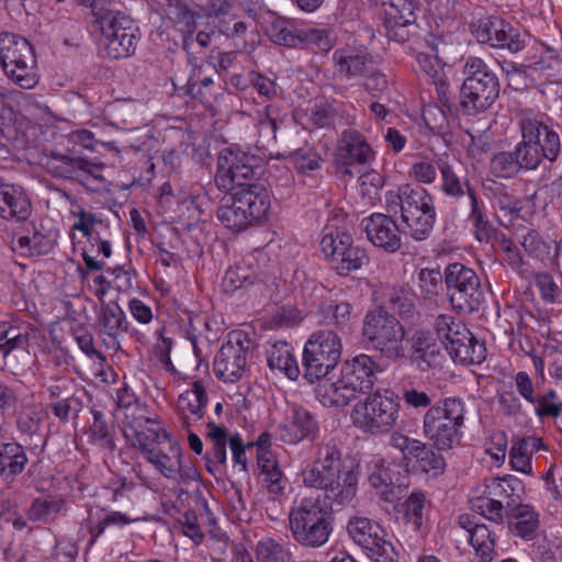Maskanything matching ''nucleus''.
Returning <instances> with one entry per match:
<instances>
[{
	"instance_id": "12",
	"label": "nucleus",
	"mask_w": 562,
	"mask_h": 562,
	"mask_svg": "<svg viewBox=\"0 0 562 562\" xmlns=\"http://www.w3.org/2000/svg\"><path fill=\"white\" fill-rule=\"evenodd\" d=\"M400 397L394 392L369 393L363 402L355 405L351 419L364 432L380 435L389 432L396 424L400 413Z\"/></svg>"
},
{
	"instance_id": "63",
	"label": "nucleus",
	"mask_w": 562,
	"mask_h": 562,
	"mask_svg": "<svg viewBox=\"0 0 562 562\" xmlns=\"http://www.w3.org/2000/svg\"><path fill=\"white\" fill-rule=\"evenodd\" d=\"M290 158L301 173L318 170L323 162L321 155L311 147L297 148L290 154Z\"/></svg>"
},
{
	"instance_id": "60",
	"label": "nucleus",
	"mask_w": 562,
	"mask_h": 562,
	"mask_svg": "<svg viewBox=\"0 0 562 562\" xmlns=\"http://www.w3.org/2000/svg\"><path fill=\"white\" fill-rule=\"evenodd\" d=\"M48 407L60 423L66 424L71 419L76 420L78 418L79 413L83 408V403L79 396L71 395L58 400V402H50Z\"/></svg>"
},
{
	"instance_id": "45",
	"label": "nucleus",
	"mask_w": 562,
	"mask_h": 562,
	"mask_svg": "<svg viewBox=\"0 0 562 562\" xmlns=\"http://www.w3.org/2000/svg\"><path fill=\"white\" fill-rule=\"evenodd\" d=\"M313 461L341 475L346 472L341 443L335 438L325 439L314 446Z\"/></svg>"
},
{
	"instance_id": "55",
	"label": "nucleus",
	"mask_w": 562,
	"mask_h": 562,
	"mask_svg": "<svg viewBox=\"0 0 562 562\" xmlns=\"http://www.w3.org/2000/svg\"><path fill=\"white\" fill-rule=\"evenodd\" d=\"M257 276L248 266L235 265L229 267L223 277L222 288L225 293L233 294L237 290L255 284Z\"/></svg>"
},
{
	"instance_id": "40",
	"label": "nucleus",
	"mask_w": 562,
	"mask_h": 562,
	"mask_svg": "<svg viewBox=\"0 0 562 562\" xmlns=\"http://www.w3.org/2000/svg\"><path fill=\"white\" fill-rule=\"evenodd\" d=\"M55 239L50 233L33 225L32 232L20 236L14 243L13 249L24 257H40L52 251Z\"/></svg>"
},
{
	"instance_id": "50",
	"label": "nucleus",
	"mask_w": 562,
	"mask_h": 562,
	"mask_svg": "<svg viewBox=\"0 0 562 562\" xmlns=\"http://www.w3.org/2000/svg\"><path fill=\"white\" fill-rule=\"evenodd\" d=\"M124 419L126 424L124 436L126 439H130L131 436H135V434L142 437L144 426L154 423V416L148 406L140 402L124 409Z\"/></svg>"
},
{
	"instance_id": "11",
	"label": "nucleus",
	"mask_w": 562,
	"mask_h": 562,
	"mask_svg": "<svg viewBox=\"0 0 562 562\" xmlns=\"http://www.w3.org/2000/svg\"><path fill=\"white\" fill-rule=\"evenodd\" d=\"M257 159L235 146L223 148L217 155L215 184L222 192H235L252 187H262L256 183L260 173Z\"/></svg>"
},
{
	"instance_id": "48",
	"label": "nucleus",
	"mask_w": 562,
	"mask_h": 562,
	"mask_svg": "<svg viewBox=\"0 0 562 562\" xmlns=\"http://www.w3.org/2000/svg\"><path fill=\"white\" fill-rule=\"evenodd\" d=\"M470 544L474 550L477 562H492L495 554V533L486 526L481 524L469 536Z\"/></svg>"
},
{
	"instance_id": "29",
	"label": "nucleus",
	"mask_w": 562,
	"mask_h": 562,
	"mask_svg": "<svg viewBox=\"0 0 562 562\" xmlns=\"http://www.w3.org/2000/svg\"><path fill=\"white\" fill-rule=\"evenodd\" d=\"M408 344L409 362L422 372L431 369L434 361L440 355V346L434 335L430 331L417 329L409 337Z\"/></svg>"
},
{
	"instance_id": "15",
	"label": "nucleus",
	"mask_w": 562,
	"mask_h": 562,
	"mask_svg": "<svg viewBox=\"0 0 562 562\" xmlns=\"http://www.w3.org/2000/svg\"><path fill=\"white\" fill-rule=\"evenodd\" d=\"M302 482L307 488L322 491L325 502L342 506L349 504L357 494L358 473L350 469L341 475L312 461L302 471Z\"/></svg>"
},
{
	"instance_id": "49",
	"label": "nucleus",
	"mask_w": 562,
	"mask_h": 562,
	"mask_svg": "<svg viewBox=\"0 0 562 562\" xmlns=\"http://www.w3.org/2000/svg\"><path fill=\"white\" fill-rule=\"evenodd\" d=\"M530 69L535 70L536 80L540 83L555 82L561 70V60L555 50L548 49L546 54L528 61Z\"/></svg>"
},
{
	"instance_id": "34",
	"label": "nucleus",
	"mask_w": 562,
	"mask_h": 562,
	"mask_svg": "<svg viewBox=\"0 0 562 562\" xmlns=\"http://www.w3.org/2000/svg\"><path fill=\"white\" fill-rule=\"evenodd\" d=\"M439 171L441 176L440 191L447 198L459 201L464 196L470 198L476 193L475 188L461 168H457L446 160V162L439 164Z\"/></svg>"
},
{
	"instance_id": "2",
	"label": "nucleus",
	"mask_w": 562,
	"mask_h": 562,
	"mask_svg": "<svg viewBox=\"0 0 562 562\" xmlns=\"http://www.w3.org/2000/svg\"><path fill=\"white\" fill-rule=\"evenodd\" d=\"M385 207L395 214L400 207L402 223L414 240L423 241L430 237L437 213L434 196L425 188L406 183L396 191H387Z\"/></svg>"
},
{
	"instance_id": "9",
	"label": "nucleus",
	"mask_w": 562,
	"mask_h": 562,
	"mask_svg": "<svg viewBox=\"0 0 562 562\" xmlns=\"http://www.w3.org/2000/svg\"><path fill=\"white\" fill-rule=\"evenodd\" d=\"M0 65L7 77L23 89H32L38 82L34 48L21 35L0 33Z\"/></svg>"
},
{
	"instance_id": "3",
	"label": "nucleus",
	"mask_w": 562,
	"mask_h": 562,
	"mask_svg": "<svg viewBox=\"0 0 562 562\" xmlns=\"http://www.w3.org/2000/svg\"><path fill=\"white\" fill-rule=\"evenodd\" d=\"M331 503L321 495L304 496L289 513V528L293 540L305 548L324 546L333 531Z\"/></svg>"
},
{
	"instance_id": "19",
	"label": "nucleus",
	"mask_w": 562,
	"mask_h": 562,
	"mask_svg": "<svg viewBox=\"0 0 562 562\" xmlns=\"http://www.w3.org/2000/svg\"><path fill=\"white\" fill-rule=\"evenodd\" d=\"M252 340L244 331L229 333L213 361L216 378L225 383L239 381L248 371Z\"/></svg>"
},
{
	"instance_id": "31",
	"label": "nucleus",
	"mask_w": 562,
	"mask_h": 562,
	"mask_svg": "<svg viewBox=\"0 0 562 562\" xmlns=\"http://www.w3.org/2000/svg\"><path fill=\"white\" fill-rule=\"evenodd\" d=\"M333 61L337 74L347 80L363 77L373 64L372 57L368 53L351 47L336 49L333 54Z\"/></svg>"
},
{
	"instance_id": "52",
	"label": "nucleus",
	"mask_w": 562,
	"mask_h": 562,
	"mask_svg": "<svg viewBox=\"0 0 562 562\" xmlns=\"http://www.w3.org/2000/svg\"><path fill=\"white\" fill-rule=\"evenodd\" d=\"M471 509L496 524H503L506 518V507L502 501L492 497L485 490L482 495L471 499Z\"/></svg>"
},
{
	"instance_id": "37",
	"label": "nucleus",
	"mask_w": 562,
	"mask_h": 562,
	"mask_svg": "<svg viewBox=\"0 0 562 562\" xmlns=\"http://www.w3.org/2000/svg\"><path fill=\"white\" fill-rule=\"evenodd\" d=\"M368 480L372 487L380 490V494L385 502L394 499V486L400 485V472L396 465L386 464L383 460L373 461Z\"/></svg>"
},
{
	"instance_id": "39",
	"label": "nucleus",
	"mask_w": 562,
	"mask_h": 562,
	"mask_svg": "<svg viewBox=\"0 0 562 562\" xmlns=\"http://www.w3.org/2000/svg\"><path fill=\"white\" fill-rule=\"evenodd\" d=\"M535 126L532 123L525 126L521 142L514 149L521 170H535L546 159V156L541 155L540 148L536 147L535 142L539 140V130H536Z\"/></svg>"
},
{
	"instance_id": "28",
	"label": "nucleus",
	"mask_w": 562,
	"mask_h": 562,
	"mask_svg": "<svg viewBox=\"0 0 562 562\" xmlns=\"http://www.w3.org/2000/svg\"><path fill=\"white\" fill-rule=\"evenodd\" d=\"M206 429L205 437L212 443V448L204 456L205 468L210 474L217 477L226 468V447L231 437L226 427L220 426L213 420L206 423Z\"/></svg>"
},
{
	"instance_id": "21",
	"label": "nucleus",
	"mask_w": 562,
	"mask_h": 562,
	"mask_svg": "<svg viewBox=\"0 0 562 562\" xmlns=\"http://www.w3.org/2000/svg\"><path fill=\"white\" fill-rule=\"evenodd\" d=\"M165 442L158 448H148L138 440V451L143 453L149 463L166 479L181 481L186 477H193L195 471L186 467L182 462V451L179 443L169 432L162 434Z\"/></svg>"
},
{
	"instance_id": "26",
	"label": "nucleus",
	"mask_w": 562,
	"mask_h": 562,
	"mask_svg": "<svg viewBox=\"0 0 562 562\" xmlns=\"http://www.w3.org/2000/svg\"><path fill=\"white\" fill-rule=\"evenodd\" d=\"M319 431L315 416L302 406H293L291 414L278 427L281 441L296 445L301 441H314Z\"/></svg>"
},
{
	"instance_id": "44",
	"label": "nucleus",
	"mask_w": 562,
	"mask_h": 562,
	"mask_svg": "<svg viewBox=\"0 0 562 562\" xmlns=\"http://www.w3.org/2000/svg\"><path fill=\"white\" fill-rule=\"evenodd\" d=\"M201 68L195 69L182 88L183 94L204 110H211L215 101L214 81L211 77H201Z\"/></svg>"
},
{
	"instance_id": "62",
	"label": "nucleus",
	"mask_w": 562,
	"mask_h": 562,
	"mask_svg": "<svg viewBox=\"0 0 562 562\" xmlns=\"http://www.w3.org/2000/svg\"><path fill=\"white\" fill-rule=\"evenodd\" d=\"M258 479L261 486L268 494L274 497L285 495V491L289 486V480L280 467L258 474Z\"/></svg>"
},
{
	"instance_id": "51",
	"label": "nucleus",
	"mask_w": 562,
	"mask_h": 562,
	"mask_svg": "<svg viewBox=\"0 0 562 562\" xmlns=\"http://www.w3.org/2000/svg\"><path fill=\"white\" fill-rule=\"evenodd\" d=\"M91 414L93 417V422L89 427V436L97 442L109 450L114 451L116 448L114 440V430L112 425H110L106 416L103 412L98 409H91Z\"/></svg>"
},
{
	"instance_id": "17",
	"label": "nucleus",
	"mask_w": 562,
	"mask_h": 562,
	"mask_svg": "<svg viewBox=\"0 0 562 562\" xmlns=\"http://www.w3.org/2000/svg\"><path fill=\"white\" fill-rule=\"evenodd\" d=\"M389 445L398 450L402 461L406 467L412 468L414 473L427 474L430 477H438L443 474L447 463L441 450L418 439L394 431L391 434Z\"/></svg>"
},
{
	"instance_id": "42",
	"label": "nucleus",
	"mask_w": 562,
	"mask_h": 562,
	"mask_svg": "<svg viewBox=\"0 0 562 562\" xmlns=\"http://www.w3.org/2000/svg\"><path fill=\"white\" fill-rule=\"evenodd\" d=\"M541 449H546V445L539 437L517 438L509 450V462L513 469L522 473H531V457Z\"/></svg>"
},
{
	"instance_id": "61",
	"label": "nucleus",
	"mask_w": 562,
	"mask_h": 562,
	"mask_svg": "<svg viewBox=\"0 0 562 562\" xmlns=\"http://www.w3.org/2000/svg\"><path fill=\"white\" fill-rule=\"evenodd\" d=\"M426 503V495L422 491H414L402 504V512L406 522L413 525L415 530L423 526V510Z\"/></svg>"
},
{
	"instance_id": "32",
	"label": "nucleus",
	"mask_w": 562,
	"mask_h": 562,
	"mask_svg": "<svg viewBox=\"0 0 562 562\" xmlns=\"http://www.w3.org/2000/svg\"><path fill=\"white\" fill-rule=\"evenodd\" d=\"M207 394L201 381L192 383V387L182 393L178 398V409L181 414L182 426L190 428L193 422L201 420L207 405Z\"/></svg>"
},
{
	"instance_id": "33",
	"label": "nucleus",
	"mask_w": 562,
	"mask_h": 562,
	"mask_svg": "<svg viewBox=\"0 0 562 562\" xmlns=\"http://www.w3.org/2000/svg\"><path fill=\"white\" fill-rule=\"evenodd\" d=\"M508 528L514 536L524 540H532L537 536L539 528V514L533 506L519 503L516 506H509L506 510Z\"/></svg>"
},
{
	"instance_id": "64",
	"label": "nucleus",
	"mask_w": 562,
	"mask_h": 562,
	"mask_svg": "<svg viewBox=\"0 0 562 562\" xmlns=\"http://www.w3.org/2000/svg\"><path fill=\"white\" fill-rule=\"evenodd\" d=\"M66 510L64 499L36 498L29 510V518L33 521H43L53 514Z\"/></svg>"
},
{
	"instance_id": "5",
	"label": "nucleus",
	"mask_w": 562,
	"mask_h": 562,
	"mask_svg": "<svg viewBox=\"0 0 562 562\" xmlns=\"http://www.w3.org/2000/svg\"><path fill=\"white\" fill-rule=\"evenodd\" d=\"M465 403L450 396L436 402L423 417L424 437L437 450H451L463 437Z\"/></svg>"
},
{
	"instance_id": "43",
	"label": "nucleus",
	"mask_w": 562,
	"mask_h": 562,
	"mask_svg": "<svg viewBox=\"0 0 562 562\" xmlns=\"http://www.w3.org/2000/svg\"><path fill=\"white\" fill-rule=\"evenodd\" d=\"M528 123H532L536 130H539V140H536V147L540 148L541 155L550 162L557 160L561 151V139L559 134L549 125L536 117H525L520 121L519 127L521 136H524V128Z\"/></svg>"
},
{
	"instance_id": "6",
	"label": "nucleus",
	"mask_w": 562,
	"mask_h": 562,
	"mask_svg": "<svg viewBox=\"0 0 562 562\" xmlns=\"http://www.w3.org/2000/svg\"><path fill=\"white\" fill-rule=\"evenodd\" d=\"M41 165L52 178L80 184L92 192L105 182L103 166L85 157L78 148L47 150Z\"/></svg>"
},
{
	"instance_id": "47",
	"label": "nucleus",
	"mask_w": 562,
	"mask_h": 562,
	"mask_svg": "<svg viewBox=\"0 0 562 562\" xmlns=\"http://www.w3.org/2000/svg\"><path fill=\"white\" fill-rule=\"evenodd\" d=\"M469 200L470 213L468 220L474 228L475 238L480 243H488L492 239L495 229L486 217L484 203L480 199L477 192L472 194Z\"/></svg>"
},
{
	"instance_id": "27",
	"label": "nucleus",
	"mask_w": 562,
	"mask_h": 562,
	"mask_svg": "<svg viewBox=\"0 0 562 562\" xmlns=\"http://www.w3.org/2000/svg\"><path fill=\"white\" fill-rule=\"evenodd\" d=\"M460 331L454 333L450 341H446V350L454 362L461 364H481L486 358L484 342L465 327H459Z\"/></svg>"
},
{
	"instance_id": "20",
	"label": "nucleus",
	"mask_w": 562,
	"mask_h": 562,
	"mask_svg": "<svg viewBox=\"0 0 562 562\" xmlns=\"http://www.w3.org/2000/svg\"><path fill=\"white\" fill-rule=\"evenodd\" d=\"M384 9L383 29L390 41L405 44L419 37L420 27L417 23L416 0H389L382 1Z\"/></svg>"
},
{
	"instance_id": "13",
	"label": "nucleus",
	"mask_w": 562,
	"mask_h": 562,
	"mask_svg": "<svg viewBox=\"0 0 562 562\" xmlns=\"http://www.w3.org/2000/svg\"><path fill=\"white\" fill-rule=\"evenodd\" d=\"M443 276L452 308L464 314L477 312L484 301V291L476 271L462 262H451L446 266Z\"/></svg>"
},
{
	"instance_id": "57",
	"label": "nucleus",
	"mask_w": 562,
	"mask_h": 562,
	"mask_svg": "<svg viewBox=\"0 0 562 562\" xmlns=\"http://www.w3.org/2000/svg\"><path fill=\"white\" fill-rule=\"evenodd\" d=\"M503 70L508 85L515 90L528 89L531 85H541L536 80L535 70L530 69L528 63H507Z\"/></svg>"
},
{
	"instance_id": "7",
	"label": "nucleus",
	"mask_w": 562,
	"mask_h": 562,
	"mask_svg": "<svg viewBox=\"0 0 562 562\" xmlns=\"http://www.w3.org/2000/svg\"><path fill=\"white\" fill-rule=\"evenodd\" d=\"M270 207L268 193L263 187H252L229 192L216 211L218 222L232 232H244L263 218Z\"/></svg>"
},
{
	"instance_id": "46",
	"label": "nucleus",
	"mask_w": 562,
	"mask_h": 562,
	"mask_svg": "<svg viewBox=\"0 0 562 562\" xmlns=\"http://www.w3.org/2000/svg\"><path fill=\"white\" fill-rule=\"evenodd\" d=\"M486 190L490 192L488 196L494 207L498 209L504 216L508 217L509 223L519 217L521 211L519 200L509 192L504 184L494 182L492 186H488Z\"/></svg>"
},
{
	"instance_id": "56",
	"label": "nucleus",
	"mask_w": 562,
	"mask_h": 562,
	"mask_svg": "<svg viewBox=\"0 0 562 562\" xmlns=\"http://www.w3.org/2000/svg\"><path fill=\"white\" fill-rule=\"evenodd\" d=\"M531 404L533 405L536 416L541 420L557 419L562 416V401L553 389L536 395L535 403Z\"/></svg>"
},
{
	"instance_id": "38",
	"label": "nucleus",
	"mask_w": 562,
	"mask_h": 562,
	"mask_svg": "<svg viewBox=\"0 0 562 562\" xmlns=\"http://www.w3.org/2000/svg\"><path fill=\"white\" fill-rule=\"evenodd\" d=\"M484 487L485 493L492 497L501 499L502 503L506 502V510L509 509V506L518 505L520 503L518 501L525 492L524 482L514 475L486 480Z\"/></svg>"
},
{
	"instance_id": "10",
	"label": "nucleus",
	"mask_w": 562,
	"mask_h": 562,
	"mask_svg": "<svg viewBox=\"0 0 562 562\" xmlns=\"http://www.w3.org/2000/svg\"><path fill=\"white\" fill-rule=\"evenodd\" d=\"M93 12L106 57L117 60L133 56L140 38L134 20L121 11Z\"/></svg>"
},
{
	"instance_id": "36",
	"label": "nucleus",
	"mask_w": 562,
	"mask_h": 562,
	"mask_svg": "<svg viewBox=\"0 0 562 562\" xmlns=\"http://www.w3.org/2000/svg\"><path fill=\"white\" fill-rule=\"evenodd\" d=\"M265 33L277 45L300 47V29H296L289 18L270 12L265 21Z\"/></svg>"
},
{
	"instance_id": "58",
	"label": "nucleus",
	"mask_w": 562,
	"mask_h": 562,
	"mask_svg": "<svg viewBox=\"0 0 562 562\" xmlns=\"http://www.w3.org/2000/svg\"><path fill=\"white\" fill-rule=\"evenodd\" d=\"M258 562H295L292 554L272 538H265L256 546Z\"/></svg>"
},
{
	"instance_id": "14",
	"label": "nucleus",
	"mask_w": 562,
	"mask_h": 562,
	"mask_svg": "<svg viewBox=\"0 0 562 562\" xmlns=\"http://www.w3.org/2000/svg\"><path fill=\"white\" fill-rule=\"evenodd\" d=\"M342 346L333 330H318L311 335L303 350V376L310 383L325 378L338 364Z\"/></svg>"
},
{
	"instance_id": "54",
	"label": "nucleus",
	"mask_w": 562,
	"mask_h": 562,
	"mask_svg": "<svg viewBox=\"0 0 562 562\" xmlns=\"http://www.w3.org/2000/svg\"><path fill=\"white\" fill-rule=\"evenodd\" d=\"M445 276L439 269L423 268L418 272V289L424 300L434 302L442 293Z\"/></svg>"
},
{
	"instance_id": "8",
	"label": "nucleus",
	"mask_w": 562,
	"mask_h": 562,
	"mask_svg": "<svg viewBox=\"0 0 562 562\" xmlns=\"http://www.w3.org/2000/svg\"><path fill=\"white\" fill-rule=\"evenodd\" d=\"M361 335L363 341L383 358L396 361L405 357L406 330L385 308L376 307L366 314Z\"/></svg>"
},
{
	"instance_id": "59",
	"label": "nucleus",
	"mask_w": 562,
	"mask_h": 562,
	"mask_svg": "<svg viewBox=\"0 0 562 562\" xmlns=\"http://www.w3.org/2000/svg\"><path fill=\"white\" fill-rule=\"evenodd\" d=\"M490 168L493 175L499 178H513L521 170L515 150L499 151L491 159Z\"/></svg>"
},
{
	"instance_id": "23",
	"label": "nucleus",
	"mask_w": 562,
	"mask_h": 562,
	"mask_svg": "<svg viewBox=\"0 0 562 562\" xmlns=\"http://www.w3.org/2000/svg\"><path fill=\"white\" fill-rule=\"evenodd\" d=\"M360 229L367 239L387 254H395L402 247L398 225L389 214L374 212L360 222Z\"/></svg>"
},
{
	"instance_id": "1",
	"label": "nucleus",
	"mask_w": 562,
	"mask_h": 562,
	"mask_svg": "<svg viewBox=\"0 0 562 562\" xmlns=\"http://www.w3.org/2000/svg\"><path fill=\"white\" fill-rule=\"evenodd\" d=\"M373 357L360 353L344 361L339 378L319 383L315 389L316 398L325 407H345L358 394L371 393L376 382V373L381 372Z\"/></svg>"
},
{
	"instance_id": "30",
	"label": "nucleus",
	"mask_w": 562,
	"mask_h": 562,
	"mask_svg": "<svg viewBox=\"0 0 562 562\" xmlns=\"http://www.w3.org/2000/svg\"><path fill=\"white\" fill-rule=\"evenodd\" d=\"M97 328L103 341L109 338L112 344H115L128 331L130 322L122 307L116 302L110 301L101 305L97 316Z\"/></svg>"
},
{
	"instance_id": "25",
	"label": "nucleus",
	"mask_w": 562,
	"mask_h": 562,
	"mask_svg": "<svg viewBox=\"0 0 562 562\" xmlns=\"http://www.w3.org/2000/svg\"><path fill=\"white\" fill-rule=\"evenodd\" d=\"M32 211V201L25 188L0 177V218L22 223L31 216Z\"/></svg>"
},
{
	"instance_id": "16",
	"label": "nucleus",
	"mask_w": 562,
	"mask_h": 562,
	"mask_svg": "<svg viewBox=\"0 0 562 562\" xmlns=\"http://www.w3.org/2000/svg\"><path fill=\"white\" fill-rule=\"evenodd\" d=\"M319 249L330 269L340 277H347L370 262L367 249L356 245L350 234L339 229L325 232Z\"/></svg>"
},
{
	"instance_id": "41",
	"label": "nucleus",
	"mask_w": 562,
	"mask_h": 562,
	"mask_svg": "<svg viewBox=\"0 0 562 562\" xmlns=\"http://www.w3.org/2000/svg\"><path fill=\"white\" fill-rule=\"evenodd\" d=\"M267 362L271 370L284 373L290 380H296L300 368L292 347L285 341H277L267 349Z\"/></svg>"
},
{
	"instance_id": "53",
	"label": "nucleus",
	"mask_w": 562,
	"mask_h": 562,
	"mask_svg": "<svg viewBox=\"0 0 562 562\" xmlns=\"http://www.w3.org/2000/svg\"><path fill=\"white\" fill-rule=\"evenodd\" d=\"M300 47H311L319 52H329L335 43L336 35L330 29H300Z\"/></svg>"
},
{
	"instance_id": "18",
	"label": "nucleus",
	"mask_w": 562,
	"mask_h": 562,
	"mask_svg": "<svg viewBox=\"0 0 562 562\" xmlns=\"http://www.w3.org/2000/svg\"><path fill=\"white\" fill-rule=\"evenodd\" d=\"M347 532L371 561L400 562L398 553L378 521L367 517H352L347 524Z\"/></svg>"
},
{
	"instance_id": "24",
	"label": "nucleus",
	"mask_w": 562,
	"mask_h": 562,
	"mask_svg": "<svg viewBox=\"0 0 562 562\" xmlns=\"http://www.w3.org/2000/svg\"><path fill=\"white\" fill-rule=\"evenodd\" d=\"M476 37L495 48H507L512 53L525 47V38L520 31L501 18H486L479 22Z\"/></svg>"
},
{
	"instance_id": "22",
	"label": "nucleus",
	"mask_w": 562,
	"mask_h": 562,
	"mask_svg": "<svg viewBox=\"0 0 562 562\" xmlns=\"http://www.w3.org/2000/svg\"><path fill=\"white\" fill-rule=\"evenodd\" d=\"M373 157L374 151L359 131L348 128L340 134L334 159L337 172L352 178L355 168L370 164Z\"/></svg>"
},
{
	"instance_id": "35",
	"label": "nucleus",
	"mask_w": 562,
	"mask_h": 562,
	"mask_svg": "<svg viewBox=\"0 0 562 562\" xmlns=\"http://www.w3.org/2000/svg\"><path fill=\"white\" fill-rule=\"evenodd\" d=\"M29 462L25 449L19 442L0 440V477L12 482Z\"/></svg>"
},
{
	"instance_id": "4",
	"label": "nucleus",
	"mask_w": 562,
	"mask_h": 562,
	"mask_svg": "<svg viewBox=\"0 0 562 562\" xmlns=\"http://www.w3.org/2000/svg\"><path fill=\"white\" fill-rule=\"evenodd\" d=\"M464 79L460 87L459 108L464 115H476L490 109L499 97V80L493 69L480 57L463 59Z\"/></svg>"
}]
</instances>
